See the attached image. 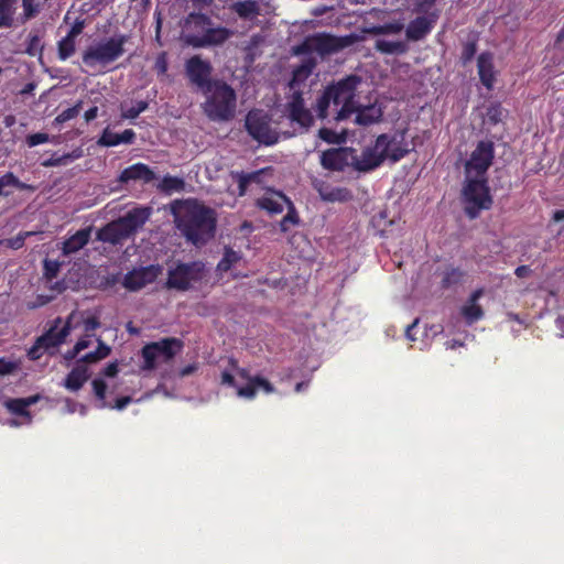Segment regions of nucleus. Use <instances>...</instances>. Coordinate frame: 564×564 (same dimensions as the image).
Returning a JSON list of instances; mask_svg holds the SVG:
<instances>
[{"label": "nucleus", "instance_id": "2f4dec72", "mask_svg": "<svg viewBox=\"0 0 564 564\" xmlns=\"http://www.w3.org/2000/svg\"><path fill=\"white\" fill-rule=\"evenodd\" d=\"M345 159V151L343 150H328L322 155V164L324 167L332 170H340Z\"/></svg>", "mask_w": 564, "mask_h": 564}, {"label": "nucleus", "instance_id": "69168bd1", "mask_svg": "<svg viewBox=\"0 0 564 564\" xmlns=\"http://www.w3.org/2000/svg\"><path fill=\"white\" fill-rule=\"evenodd\" d=\"M98 115V108L97 107H91L89 108L86 112H85V120L87 122L94 120Z\"/></svg>", "mask_w": 564, "mask_h": 564}, {"label": "nucleus", "instance_id": "c9c22d12", "mask_svg": "<svg viewBox=\"0 0 564 564\" xmlns=\"http://www.w3.org/2000/svg\"><path fill=\"white\" fill-rule=\"evenodd\" d=\"M13 186L19 189L28 188V185L20 182L18 177L14 176L13 173L9 172L0 177V196H8L10 192L6 191L7 187Z\"/></svg>", "mask_w": 564, "mask_h": 564}, {"label": "nucleus", "instance_id": "603ef678", "mask_svg": "<svg viewBox=\"0 0 564 564\" xmlns=\"http://www.w3.org/2000/svg\"><path fill=\"white\" fill-rule=\"evenodd\" d=\"M319 137L328 143L339 144L344 142V138L330 129L323 128L319 130Z\"/></svg>", "mask_w": 564, "mask_h": 564}, {"label": "nucleus", "instance_id": "f257e3e1", "mask_svg": "<svg viewBox=\"0 0 564 564\" xmlns=\"http://www.w3.org/2000/svg\"><path fill=\"white\" fill-rule=\"evenodd\" d=\"M360 84L357 76H349L338 83L328 86L317 99L315 111L317 117H328L329 109H333L334 119L341 121L356 112L355 122L361 126H369L377 122L381 116V108L377 105L359 107L355 100V91Z\"/></svg>", "mask_w": 564, "mask_h": 564}, {"label": "nucleus", "instance_id": "052dcab7", "mask_svg": "<svg viewBox=\"0 0 564 564\" xmlns=\"http://www.w3.org/2000/svg\"><path fill=\"white\" fill-rule=\"evenodd\" d=\"M67 411L69 413H74L75 411L79 410L82 415L86 414V406L76 402H73L70 400L66 401Z\"/></svg>", "mask_w": 564, "mask_h": 564}, {"label": "nucleus", "instance_id": "bb28decb", "mask_svg": "<svg viewBox=\"0 0 564 564\" xmlns=\"http://www.w3.org/2000/svg\"><path fill=\"white\" fill-rule=\"evenodd\" d=\"M91 228H84L63 242V254L68 256L84 248L90 239Z\"/></svg>", "mask_w": 564, "mask_h": 564}, {"label": "nucleus", "instance_id": "dca6fc26", "mask_svg": "<svg viewBox=\"0 0 564 564\" xmlns=\"http://www.w3.org/2000/svg\"><path fill=\"white\" fill-rule=\"evenodd\" d=\"M378 145L382 149L383 160H390L395 163L409 153L408 144L401 133L380 134L378 137Z\"/></svg>", "mask_w": 564, "mask_h": 564}, {"label": "nucleus", "instance_id": "c03bdc74", "mask_svg": "<svg viewBox=\"0 0 564 564\" xmlns=\"http://www.w3.org/2000/svg\"><path fill=\"white\" fill-rule=\"evenodd\" d=\"M299 223V217L296 215L295 208L292 205L288 207V214L282 218L280 223V228L282 231H288L291 226H294Z\"/></svg>", "mask_w": 564, "mask_h": 564}, {"label": "nucleus", "instance_id": "1a4fd4ad", "mask_svg": "<svg viewBox=\"0 0 564 564\" xmlns=\"http://www.w3.org/2000/svg\"><path fill=\"white\" fill-rule=\"evenodd\" d=\"M182 343L176 338H163L147 344L142 348L143 370H153L161 365L169 364L181 350Z\"/></svg>", "mask_w": 564, "mask_h": 564}, {"label": "nucleus", "instance_id": "c756f323", "mask_svg": "<svg viewBox=\"0 0 564 564\" xmlns=\"http://www.w3.org/2000/svg\"><path fill=\"white\" fill-rule=\"evenodd\" d=\"M375 48L382 54L401 55L406 53L408 44L404 41L377 39L375 41Z\"/></svg>", "mask_w": 564, "mask_h": 564}, {"label": "nucleus", "instance_id": "7ed1b4c3", "mask_svg": "<svg viewBox=\"0 0 564 564\" xmlns=\"http://www.w3.org/2000/svg\"><path fill=\"white\" fill-rule=\"evenodd\" d=\"M203 94L206 99L202 104V109L208 119L224 122L234 118L237 96L231 86L223 80H214Z\"/></svg>", "mask_w": 564, "mask_h": 564}, {"label": "nucleus", "instance_id": "bf43d9fd", "mask_svg": "<svg viewBox=\"0 0 564 564\" xmlns=\"http://www.w3.org/2000/svg\"><path fill=\"white\" fill-rule=\"evenodd\" d=\"M90 334H85V336H83L75 345L76 347V350H78V352L83 351L84 349L88 348L91 344V338H90Z\"/></svg>", "mask_w": 564, "mask_h": 564}, {"label": "nucleus", "instance_id": "20e7f679", "mask_svg": "<svg viewBox=\"0 0 564 564\" xmlns=\"http://www.w3.org/2000/svg\"><path fill=\"white\" fill-rule=\"evenodd\" d=\"M229 366L221 371L220 382L224 386L232 387L239 398L246 400L254 399L257 389L265 393L274 392L273 386L260 376H251L245 368H240L236 360L229 359Z\"/></svg>", "mask_w": 564, "mask_h": 564}, {"label": "nucleus", "instance_id": "2eb2a0df", "mask_svg": "<svg viewBox=\"0 0 564 564\" xmlns=\"http://www.w3.org/2000/svg\"><path fill=\"white\" fill-rule=\"evenodd\" d=\"M40 399V395H31L28 398L8 399L4 401L6 409L18 416V419H11L6 422L11 427H18L26 425L32 422L31 413L29 408L35 404Z\"/></svg>", "mask_w": 564, "mask_h": 564}, {"label": "nucleus", "instance_id": "39448f33", "mask_svg": "<svg viewBox=\"0 0 564 564\" xmlns=\"http://www.w3.org/2000/svg\"><path fill=\"white\" fill-rule=\"evenodd\" d=\"M127 41V35L117 34L93 42L83 53V63L89 68L101 70L123 56Z\"/></svg>", "mask_w": 564, "mask_h": 564}, {"label": "nucleus", "instance_id": "774afa93", "mask_svg": "<svg viewBox=\"0 0 564 564\" xmlns=\"http://www.w3.org/2000/svg\"><path fill=\"white\" fill-rule=\"evenodd\" d=\"M475 52H476L475 44H473V43L467 44L464 48V55H465L466 59L471 58L473 55L475 54Z\"/></svg>", "mask_w": 564, "mask_h": 564}, {"label": "nucleus", "instance_id": "a878e982", "mask_svg": "<svg viewBox=\"0 0 564 564\" xmlns=\"http://www.w3.org/2000/svg\"><path fill=\"white\" fill-rule=\"evenodd\" d=\"M482 295V290H476L471 293L468 301L462 306L460 314L468 325L474 324L484 316V311L478 304V300Z\"/></svg>", "mask_w": 564, "mask_h": 564}, {"label": "nucleus", "instance_id": "c85d7f7f", "mask_svg": "<svg viewBox=\"0 0 564 564\" xmlns=\"http://www.w3.org/2000/svg\"><path fill=\"white\" fill-rule=\"evenodd\" d=\"M478 74L481 83L488 88H492L495 82L492 56L489 53H482L477 62Z\"/></svg>", "mask_w": 564, "mask_h": 564}, {"label": "nucleus", "instance_id": "58836bf2", "mask_svg": "<svg viewBox=\"0 0 564 564\" xmlns=\"http://www.w3.org/2000/svg\"><path fill=\"white\" fill-rule=\"evenodd\" d=\"M404 29V25L400 21L386 23L383 25L372 26L369 32L375 35L381 34H399Z\"/></svg>", "mask_w": 564, "mask_h": 564}, {"label": "nucleus", "instance_id": "ea45409f", "mask_svg": "<svg viewBox=\"0 0 564 564\" xmlns=\"http://www.w3.org/2000/svg\"><path fill=\"white\" fill-rule=\"evenodd\" d=\"M23 14L21 17V21L24 23L33 18H35L41 8L36 0H22Z\"/></svg>", "mask_w": 564, "mask_h": 564}, {"label": "nucleus", "instance_id": "338daca9", "mask_svg": "<svg viewBox=\"0 0 564 564\" xmlns=\"http://www.w3.org/2000/svg\"><path fill=\"white\" fill-rule=\"evenodd\" d=\"M555 327L560 332V337H564V315L555 319Z\"/></svg>", "mask_w": 564, "mask_h": 564}, {"label": "nucleus", "instance_id": "ddd939ff", "mask_svg": "<svg viewBox=\"0 0 564 564\" xmlns=\"http://www.w3.org/2000/svg\"><path fill=\"white\" fill-rule=\"evenodd\" d=\"M246 128L253 139L267 145L278 141V134L270 127L268 116L261 110H251L246 118Z\"/></svg>", "mask_w": 564, "mask_h": 564}, {"label": "nucleus", "instance_id": "aec40b11", "mask_svg": "<svg viewBox=\"0 0 564 564\" xmlns=\"http://www.w3.org/2000/svg\"><path fill=\"white\" fill-rule=\"evenodd\" d=\"M159 265H149L140 269H134L126 274L123 285L130 291H137L144 288L147 284L152 283L161 273Z\"/></svg>", "mask_w": 564, "mask_h": 564}, {"label": "nucleus", "instance_id": "4d7b16f0", "mask_svg": "<svg viewBox=\"0 0 564 564\" xmlns=\"http://www.w3.org/2000/svg\"><path fill=\"white\" fill-rule=\"evenodd\" d=\"M134 138H135L134 131L131 129H127L122 133H119V144H121V143L131 144V143H133Z\"/></svg>", "mask_w": 564, "mask_h": 564}, {"label": "nucleus", "instance_id": "6e6d98bb", "mask_svg": "<svg viewBox=\"0 0 564 564\" xmlns=\"http://www.w3.org/2000/svg\"><path fill=\"white\" fill-rule=\"evenodd\" d=\"M85 28V23L83 20H76L75 23L73 24V26L70 28V30L68 31V33L66 34L67 36L76 40L78 35L82 34L83 30Z\"/></svg>", "mask_w": 564, "mask_h": 564}, {"label": "nucleus", "instance_id": "f3484780", "mask_svg": "<svg viewBox=\"0 0 564 564\" xmlns=\"http://www.w3.org/2000/svg\"><path fill=\"white\" fill-rule=\"evenodd\" d=\"M382 149L378 145V138L372 145L366 147L360 154H351V165L359 172H369L383 163Z\"/></svg>", "mask_w": 564, "mask_h": 564}, {"label": "nucleus", "instance_id": "b1692460", "mask_svg": "<svg viewBox=\"0 0 564 564\" xmlns=\"http://www.w3.org/2000/svg\"><path fill=\"white\" fill-rule=\"evenodd\" d=\"M212 25L210 19L202 13H191L185 22L181 40L187 45L188 35H200Z\"/></svg>", "mask_w": 564, "mask_h": 564}, {"label": "nucleus", "instance_id": "5fc2aeb1", "mask_svg": "<svg viewBox=\"0 0 564 564\" xmlns=\"http://www.w3.org/2000/svg\"><path fill=\"white\" fill-rule=\"evenodd\" d=\"M84 330L86 334H90L99 327L100 323L97 317L91 316L83 319Z\"/></svg>", "mask_w": 564, "mask_h": 564}, {"label": "nucleus", "instance_id": "09e8293b", "mask_svg": "<svg viewBox=\"0 0 564 564\" xmlns=\"http://www.w3.org/2000/svg\"><path fill=\"white\" fill-rule=\"evenodd\" d=\"M313 48L322 50L321 37L314 36V37L306 39V41L302 45L296 47L295 53L302 54V53H306L307 51L313 50Z\"/></svg>", "mask_w": 564, "mask_h": 564}, {"label": "nucleus", "instance_id": "8fccbe9b", "mask_svg": "<svg viewBox=\"0 0 564 564\" xmlns=\"http://www.w3.org/2000/svg\"><path fill=\"white\" fill-rule=\"evenodd\" d=\"M238 260H239V256L237 252H235L232 250H227L225 252L224 258L218 263V269L223 270V271H227L230 269L232 263L237 262Z\"/></svg>", "mask_w": 564, "mask_h": 564}, {"label": "nucleus", "instance_id": "a211bd4d", "mask_svg": "<svg viewBox=\"0 0 564 564\" xmlns=\"http://www.w3.org/2000/svg\"><path fill=\"white\" fill-rule=\"evenodd\" d=\"M232 32L226 28L217 26L213 28V24L209 26L204 34L200 35H188L187 36V45L193 47H209V46H218L225 43L230 36Z\"/></svg>", "mask_w": 564, "mask_h": 564}, {"label": "nucleus", "instance_id": "6e6552de", "mask_svg": "<svg viewBox=\"0 0 564 564\" xmlns=\"http://www.w3.org/2000/svg\"><path fill=\"white\" fill-rule=\"evenodd\" d=\"M463 203L465 213L471 219L476 218L481 210L489 209L492 205V197L487 178L465 177Z\"/></svg>", "mask_w": 564, "mask_h": 564}, {"label": "nucleus", "instance_id": "4c0bfd02", "mask_svg": "<svg viewBox=\"0 0 564 564\" xmlns=\"http://www.w3.org/2000/svg\"><path fill=\"white\" fill-rule=\"evenodd\" d=\"M149 104L148 101H144V100H140V101H137L134 105H132L131 107H127L126 105H121L120 106V109H121V118L123 119H134L137 118L141 112H143L144 110H147Z\"/></svg>", "mask_w": 564, "mask_h": 564}, {"label": "nucleus", "instance_id": "a19ab883", "mask_svg": "<svg viewBox=\"0 0 564 564\" xmlns=\"http://www.w3.org/2000/svg\"><path fill=\"white\" fill-rule=\"evenodd\" d=\"M21 367V362L17 359L1 357L0 358V376H8L17 372Z\"/></svg>", "mask_w": 564, "mask_h": 564}, {"label": "nucleus", "instance_id": "e2e57ef3", "mask_svg": "<svg viewBox=\"0 0 564 564\" xmlns=\"http://www.w3.org/2000/svg\"><path fill=\"white\" fill-rule=\"evenodd\" d=\"M118 372V366L117 364L112 362V364H109L105 369H104V375L106 377H115Z\"/></svg>", "mask_w": 564, "mask_h": 564}, {"label": "nucleus", "instance_id": "37998d69", "mask_svg": "<svg viewBox=\"0 0 564 564\" xmlns=\"http://www.w3.org/2000/svg\"><path fill=\"white\" fill-rule=\"evenodd\" d=\"M30 235L31 232H20L13 238L0 240V247L6 246L7 248L18 250L23 247L25 238Z\"/></svg>", "mask_w": 564, "mask_h": 564}, {"label": "nucleus", "instance_id": "4468645a", "mask_svg": "<svg viewBox=\"0 0 564 564\" xmlns=\"http://www.w3.org/2000/svg\"><path fill=\"white\" fill-rule=\"evenodd\" d=\"M185 73L189 82L202 91H205L213 82L210 79L213 66L210 62L203 59L200 56L195 55L186 61Z\"/></svg>", "mask_w": 564, "mask_h": 564}, {"label": "nucleus", "instance_id": "9b49d317", "mask_svg": "<svg viewBox=\"0 0 564 564\" xmlns=\"http://www.w3.org/2000/svg\"><path fill=\"white\" fill-rule=\"evenodd\" d=\"M494 158V143L489 140L479 141L465 163V177L487 178V171L491 166Z\"/></svg>", "mask_w": 564, "mask_h": 564}, {"label": "nucleus", "instance_id": "f03ea898", "mask_svg": "<svg viewBox=\"0 0 564 564\" xmlns=\"http://www.w3.org/2000/svg\"><path fill=\"white\" fill-rule=\"evenodd\" d=\"M176 228L195 246L205 245L214 237L216 228L215 212L197 200L178 202L173 206Z\"/></svg>", "mask_w": 564, "mask_h": 564}, {"label": "nucleus", "instance_id": "49530a36", "mask_svg": "<svg viewBox=\"0 0 564 564\" xmlns=\"http://www.w3.org/2000/svg\"><path fill=\"white\" fill-rule=\"evenodd\" d=\"M46 338H37L34 345L28 350V357L31 360L40 359L45 352H48L46 347L43 346Z\"/></svg>", "mask_w": 564, "mask_h": 564}, {"label": "nucleus", "instance_id": "680f3d73", "mask_svg": "<svg viewBox=\"0 0 564 564\" xmlns=\"http://www.w3.org/2000/svg\"><path fill=\"white\" fill-rule=\"evenodd\" d=\"M436 0H417V11H426L430 9Z\"/></svg>", "mask_w": 564, "mask_h": 564}, {"label": "nucleus", "instance_id": "f704fd0d", "mask_svg": "<svg viewBox=\"0 0 564 564\" xmlns=\"http://www.w3.org/2000/svg\"><path fill=\"white\" fill-rule=\"evenodd\" d=\"M263 171H257L252 173H237L235 177L238 183V195L243 196L246 194L247 187L251 183H259L260 176Z\"/></svg>", "mask_w": 564, "mask_h": 564}, {"label": "nucleus", "instance_id": "79ce46f5", "mask_svg": "<svg viewBox=\"0 0 564 564\" xmlns=\"http://www.w3.org/2000/svg\"><path fill=\"white\" fill-rule=\"evenodd\" d=\"M82 110V101H78L75 106L63 110L55 119L54 123H64L68 120L74 119L78 116Z\"/></svg>", "mask_w": 564, "mask_h": 564}, {"label": "nucleus", "instance_id": "a18cd8bd", "mask_svg": "<svg viewBox=\"0 0 564 564\" xmlns=\"http://www.w3.org/2000/svg\"><path fill=\"white\" fill-rule=\"evenodd\" d=\"M97 143L101 147H116L119 144V133H115L109 128H106Z\"/></svg>", "mask_w": 564, "mask_h": 564}, {"label": "nucleus", "instance_id": "13d9d810", "mask_svg": "<svg viewBox=\"0 0 564 564\" xmlns=\"http://www.w3.org/2000/svg\"><path fill=\"white\" fill-rule=\"evenodd\" d=\"M155 69L159 74H165L167 70V59L165 54H161L158 56L155 61Z\"/></svg>", "mask_w": 564, "mask_h": 564}, {"label": "nucleus", "instance_id": "393cba45", "mask_svg": "<svg viewBox=\"0 0 564 564\" xmlns=\"http://www.w3.org/2000/svg\"><path fill=\"white\" fill-rule=\"evenodd\" d=\"M93 390L97 399L99 400V404L97 405L99 409L110 408V409H117V410H123L128 404L132 402L131 397H123L117 399L116 403L113 405L109 404L106 401V389L107 384L105 381L100 378H96L91 382Z\"/></svg>", "mask_w": 564, "mask_h": 564}, {"label": "nucleus", "instance_id": "72a5a7b5", "mask_svg": "<svg viewBox=\"0 0 564 564\" xmlns=\"http://www.w3.org/2000/svg\"><path fill=\"white\" fill-rule=\"evenodd\" d=\"M235 12L243 19H252L259 13L258 3L253 0H246L234 4Z\"/></svg>", "mask_w": 564, "mask_h": 564}, {"label": "nucleus", "instance_id": "473e14b6", "mask_svg": "<svg viewBox=\"0 0 564 564\" xmlns=\"http://www.w3.org/2000/svg\"><path fill=\"white\" fill-rule=\"evenodd\" d=\"M185 183L183 178L176 176H164L158 185L161 192L172 194L184 189Z\"/></svg>", "mask_w": 564, "mask_h": 564}, {"label": "nucleus", "instance_id": "412c9836", "mask_svg": "<svg viewBox=\"0 0 564 564\" xmlns=\"http://www.w3.org/2000/svg\"><path fill=\"white\" fill-rule=\"evenodd\" d=\"M156 178L154 171H152L144 163H135L126 167L118 176L120 184H129L131 182H141L143 184L151 183Z\"/></svg>", "mask_w": 564, "mask_h": 564}, {"label": "nucleus", "instance_id": "5701e85b", "mask_svg": "<svg viewBox=\"0 0 564 564\" xmlns=\"http://www.w3.org/2000/svg\"><path fill=\"white\" fill-rule=\"evenodd\" d=\"M292 205L290 199L276 191H268L262 197L257 199V206L265 210L269 215L281 214L284 208Z\"/></svg>", "mask_w": 564, "mask_h": 564}, {"label": "nucleus", "instance_id": "864d4df0", "mask_svg": "<svg viewBox=\"0 0 564 564\" xmlns=\"http://www.w3.org/2000/svg\"><path fill=\"white\" fill-rule=\"evenodd\" d=\"M50 141V135L47 133H33L26 138V143L30 148L36 147L39 144H43Z\"/></svg>", "mask_w": 564, "mask_h": 564}, {"label": "nucleus", "instance_id": "3c124183", "mask_svg": "<svg viewBox=\"0 0 564 564\" xmlns=\"http://www.w3.org/2000/svg\"><path fill=\"white\" fill-rule=\"evenodd\" d=\"M505 116V110L500 105H494L487 110V120L494 124L500 122Z\"/></svg>", "mask_w": 564, "mask_h": 564}, {"label": "nucleus", "instance_id": "0eeeda50", "mask_svg": "<svg viewBox=\"0 0 564 564\" xmlns=\"http://www.w3.org/2000/svg\"><path fill=\"white\" fill-rule=\"evenodd\" d=\"M151 209L148 207L133 208L119 219L102 227L97 238L111 245L120 243L140 229L149 219Z\"/></svg>", "mask_w": 564, "mask_h": 564}, {"label": "nucleus", "instance_id": "423d86ee", "mask_svg": "<svg viewBox=\"0 0 564 564\" xmlns=\"http://www.w3.org/2000/svg\"><path fill=\"white\" fill-rule=\"evenodd\" d=\"M315 66V57L311 55L305 56L301 65L294 68L292 79L290 80V88L293 90V95L292 100L288 104L289 117L302 128H307L312 124L313 116L311 111L305 108L299 87L310 77Z\"/></svg>", "mask_w": 564, "mask_h": 564}, {"label": "nucleus", "instance_id": "e433bc0d", "mask_svg": "<svg viewBox=\"0 0 564 564\" xmlns=\"http://www.w3.org/2000/svg\"><path fill=\"white\" fill-rule=\"evenodd\" d=\"M75 50H76V40H74L67 35L64 36L57 43L58 57L62 61H65L68 57H70L75 53Z\"/></svg>", "mask_w": 564, "mask_h": 564}, {"label": "nucleus", "instance_id": "7c9ffc66", "mask_svg": "<svg viewBox=\"0 0 564 564\" xmlns=\"http://www.w3.org/2000/svg\"><path fill=\"white\" fill-rule=\"evenodd\" d=\"M17 0H0V28H10L13 24Z\"/></svg>", "mask_w": 564, "mask_h": 564}, {"label": "nucleus", "instance_id": "6ab92c4d", "mask_svg": "<svg viewBox=\"0 0 564 564\" xmlns=\"http://www.w3.org/2000/svg\"><path fill=\"white\" fill-rule=\"evenodd\" d=\"M79 318H82V314L73 312L68 316L66 324L61 329L57 330L56 327H52L48 332L39 337L46 338L43 346L46 347L50 354H53L54 350L65 341L70 333V329L75 327L79 322Z\"/></svg>", "mask_w": 564, "mask_h": 564}, {"label": "nucleus", "instance_id": "4be33fe9", "mask_svg": "<svg viewBox=\"0 0 564 564\" xmlns=\"http://www.w3.org/2000/svg\"><path fill=\"white\" fill-rule=\"evenodd\" d=\"M438 15L431 13L430 15L417 17L412 20L405 30L408 40L420 41L424 39L434 28Z\"/></svg>", "mask_w": 564, "mask_h": 564}, {"label": "nucleus", "instance_id": "cd10ccee", "mask_svg": "<svg viewBox=\"0 0 564 564\" xmlns=\"http://www.w3.org/2000/svg\"><path fill=\"white\" fill-rule=\"evenodd\" d=\"M317 192L325 202H347L352 197L350 191L346 187L332 186L324 183L317 186Z\"/></svg>", "mask_w": 564, "mask_h": 564}, {"label": "nucleus", "instance_id": "de8ad7c7", "mask_svg": "<svg viewBox=\"0 0 564 564\" xmlns=\"http://www.w3.org/2000/svg\"><path fill=\"white\" fill-rule=\"evenodd\" d=\"M42 47L43 45L41 36L36 33H30L28 37L26 52L30 55H35L36 53L42 51Z\"/></svg>", "mask_w": 564, "mask_h": 564}, {"label": "nucleus", "instance_id": "9d476101", "mask_svg": "<svg viewBox=\"0 0 564 564\" xmlns=\"http://www.w3.org/2000/svg\"><path fill=\"white\" fill-rule=\"evenodd\" d=\"M97 341V349L83 356L78 364L64 379L63 387H65L68 391L77 392L89 379L90 373L85 364H94L109 356L110 347L106 345L100 338H98Z\"/></svg>", "mask_w": 564, "mask_h": 564}, {"label": "nucleus", "instance_id": "f8f14e48", "mask_svg": "<svg viewBox=\"0 0 564 564\" xmlns=\"http://www.w3.org/2000/svg\"><path fill=\"white\" fill-rule=\"evenodd\" d=\"M203 276L204 264L202 262L178 263L169 270L167 286L185 291L198 283Z\"/></svg>", "mask_w": 564, "mask_h": 564}, {"label": "nucleus", "instance_id": "0e129e2a", "mask_svg": "<svg viewBox=\"0 0 564 564\" xmlns=\"http://www.w3.org/2000/svg\"><path fill=\"white\" fill-rule=\"evenodd\" d=\"M518 278H525L531 273V269L528 265H520L514 271Z\"/></svg>", "mask_w": 564, "mask_h": 564}]
</instances>
